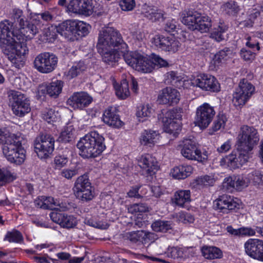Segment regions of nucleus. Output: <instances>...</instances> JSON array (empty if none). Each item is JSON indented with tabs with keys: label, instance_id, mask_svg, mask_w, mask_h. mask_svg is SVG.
Wrapping results in <instances>:
<instances>
[{
	"label": "nucleus",
	"instance_id": "1",
	"mask_svg": "<svg viewBox=\"0 0 263 263\" xmlns=\"http://www.w3.org/2000/svg\"><path fill=\"white\" fill-rule=\"evenodd\" d=\"M238 139L237 149L223 158L228 166L233 168L238 167L248 161L250 152L257 144L259 136L254 127L243 125L240 128Z\"/></svg>",
	"mask_w": 263,
	"mask_h": 263
},
{
	"label": "nucleus",
	"instance_id": "2",
	"mask_svg": "<svg viewBox=\"0 0 263 263\" xmlns=\"http://www.w3.org/2000/svg\"><path fill=\"white\" fill-rule=\"evenodd\" d=\"M97 47L103 61L113 66L120 58L118 50H121L123 52L122 50H125L127 45L117 30L109 27L100 31Z\"/></svg>",
	"mask_w": 263,
	"mask_h": 263
},
{
	"label": "nucleus",
	"instance_id": "3",
	"mask_svg": "<svg viewBox=\"0 0 263 263\" xmlns=\"http://www.w3.org/2000/svg\"><path fill=\"white\" fill-rule=\"evenodd\" d=\"M22 138L14 134L0 133V144L3 153L8 161L17 165L24 162L26 151L22 144Z\"/></svg>",
	"mask_w": 263,
	"mask_h": 263
},
{
	"label": "nucleus",
	"instance_id": "4",
	"mask_svg": "<svg viewBox=\"0 0 263 263\" xmlns=\"http://www.w3.org/2000/svg\"><path fill=\"white\" fill-rule=\"evenodd\" d=\"M104 138L96 132H91L81 138L77 144L83 158H95L105 149Z\"/></svg>",
	"mask_w": 263,
	"mask_h": 263
},
{
	"label": "nucleus",
	"instance_id": "5",
	"mask_svg": "<svg viewBox=\"0 0 263 263\" xmlns=\"http://www.w3.org/2000/svg\"><path fill=\"white\" fill-rule=\"evenodd\" d=\"M0 47L2 52L12 62H15V56L13 54L16 38V33L13 28V24L8 20L0 23Z\"/></svg>",
	"mask_w": 263,
	"mask_h": 263
},
{
	"label": "nucleus",
	"instance_id": "6",
	"mask_svg": "<svg viewBox=\"0 0 263 263\" xmlns=\"http://www.w3.org/2000/svg\"><path fill=\"white\" fill-rule=\"evenodd\" d=\"M125 62L133 69L143 73H149L154 69V63L146 57L138 52L123 54Z\"/></svg>",
	"mask_w": 263,
	"mask_h": 263
},
{
	"label": "nucleus",
	"instance_id": "7",
	"mask_svg": "<svg viewBox=\"0 0 263 263\" xmlns=\"http://www.w3.org/2000/svg\"><path fill=\"white\" fill-rule=\"evenodd\" d=\"M8 97L11 103L12 110L15 115L23 117L30 111L29 100L23 93L15 90H10Z\"/></svg>",
	"mask_w": 263,
	"mask_h": 263
},
{
	"label": "nucleus",
	"instance_id": "8",
	"mask_svg": "<svg viewBox=\"0 0 263 263\" xmlns=\"http://www.w3.org/2000/svg\"><path fill=\"white\" fill-rule=\"evenodd\" d=\"M73 192L76 198L84 202L90 201L94 197L91 184L86 175L80 176L77 179Z\"/></svg>",
	"mask_w": 263,
	"mask_h": 263
},
{
	"label": "nucleus",
	"instance_id": "9",
	"mask_svg": "<svg viewBox=\"0 0 263 263\" xmlns=\"http://www.w3.org/2000/svg\"><path fill=\"white\" fill-rule=\"evenodd\" d=\"M58 58L52 53L45 52L37 55L34 60V66L39 72L48 73L57 67Z\"/></svg>",
	"mask_w": 263,
	"mask_h": 263
},
{
	"label": "nucleus",
	"instance_id": "10",
	"mask_svg": "<svg viewBox=\"0 0 263 263\" xmlns=\"http://www.w3.org/2000/svg\"><path fill=\"white\" fill-rule=\"evenodd\" d=\"M14 19H16L20 26V30H15V37L17 40L27 41L32 39L38 32V29L36 26L22 17V11L18 10L16 11L13 15Z\"/></svg>",
	"mask_w": 263,
	"mask_h": 263
},
{
	"label": "nucleus",
	"instance_id": "11",
	"mask_svg": "<svg viewBox=\"0 0 263 263\" xmlns=\"http://www.w3.org/2000/svg\"><path fill=\"white\" fill-rule=\"evenodd\" d=\"M54 138L49 134H41L34 141V149L38 157L46 159L54 150Z\"/></svg>",
	"mask_w": 263,
	"mask_h": 263
},
{
	"label": "nucleus",
	"instance_id": "12",
	"mask_svg": "<svg viewBox=\"0 0 263 263\" xmlns=\"http://www.w3.org/2000/svg\"><path fill=\"white\" fill-rule=\"evenodd\" d=\"M215 115L214 107L204 103L196 109L195 124L200 128H206L211 123Z\"/></svg>",
	"mask_w": 263,
	"mask_h": 263
},
{
	"label": "nucleus",
	"instance_id": "13",
	"mask_svg": "<svg viewBox=\"0 0 263 263\" xmlns=\"http://www.w3.org/2000/svg\"><path fill=\"white\" fill-rule=\"evenodd\" d=\"M254 87L247 80L243 79L239 84L238 87L233 94V103L236 106L244 105L252 95Z\"/></svg>",
	"mask_w": 263,
	"mask_h": 263
},
{
	"label": "nucleus",
	"instance_id": "14",
	"mask_svg": "<svg viewBox=\"0 0 263 263\" xmlns=\"http://www.w3.org/2000/svg\"><path fill=\"white\" fill-rule=\"evenodd\" d=\"M181 153L183 157L189 160H195L201 162H204L208 159L206 154H202L197 149L196 143L192 139H184L183 141Z\"/></svg>",
	"mask_w": 263,
	"mask_h": 263
},
{
	"label": "nucleus",
	"instance_id": "15",
	"mask_svg": "<svg viewBox=\"0 0 263 263\" xmlns=\"http://www.w3.org/2000/svg\"><path fill=\"white\" fill-rule=\"evenodd\" d=\"M240 200L227 194H223L214 201V206L220 212L228 213L229 212L239 209Z\"/></svg>",
	"mask_w": 263,
	"mask_h": 263
},
{
	"label": "nucleus",
	"instance_id": "16",
	"mask_svg": "<svg viewBox=\"0 0 263 263\" xmlns=\"http://www.w3.org/2000/svg\"><path fill=\"white\" fill-rule=\"evenodd\" d=\"M138 165L142 169V174L146 176L149 182H151L153 176L158 170L156 159L151 155L146 154L140 157Z\"/></svg>",
	"mask_w": 263,
	"mask_h": 263
},
{
	"label": "nucleus",
	"instance_id": "17",
	"mask_svg": "<svg viewBox=\"0 0 263 263\" xmlns=\"http://www.w3.org/2000/svg\"><path fill=\"white\" fill-rule=\"evenodd\" d=\"M194 85L205 91L218 92L220 85L216 79L209 74H200L197 76L193 82Z\"/></svg>",
	"mask_w": 263,
	"mask_h": 263
},
{
	"label": "nucleus",
	"instance_id": "18",
	"mask_svg": "<svg viewBox=\"0 0 263 263\" xmlns=\"http://www.w3.org/2000/svg\"><path fill=\"white\" fill-rule=\"evenodd\" d=\"M245 251L251 258L263 262V240L249 239L244 244Z\"/></svg>",
	"mask_w": 263,
	"mask_h": 263
},
{
	"label": "nucleus",
	"instance_id": "19",
	"mask_svg": "<svg viewBox=\"0 0 263 263\" xmlns=\"http://www.w3.org/2000/svg\"><path fill=\"white\" fill-rule=\"evenodd\" d=\"M180 97V93L177 89L167 87L160 91L157 101L161 104L173 105L179 102Z\"/></svg>",
	"mask_w": 263,
	"mask_h": 263
},
{
	"label": "nucleus",
	"instance_id": "20",
	"mask_svg": "<svg viewBox=\"0 0 263 263\" xmlns=\"http://www.w3.org/2000/svg\"><path fill=\"white\" fill-rule=\"evenodd\" d=\"M92 101V98L84 92H76L67 100V103L73 108L82 109L87 106Z\"/></svg>",
	"mask_w": 263,
	"mask_h": 263
},
{
	"label": "nucleus",
	"instance_id": "21",
	"mask_svg": "<svg viewBox=\"0 0 263 263\" xmlns=\"http://www.w3.org/2000/svg\"><path fill=\"white\" fill-rule=\"evenodd\" d=\"M73 21L67 20L59 24L58 26L51 25L49 30L51 31L56 30L59 34L65 38H69L73 35Z\"/></svg>",
	"mask_w": 263,
	"mask_h": 263
},
{
	"label": "nucleus",
	"instance_id": "22",
	"mask_svg": "<svg viewBox=\"0 0 263 263\" xmlns=\"http://www.w3.org/2000/svg\"><path fill=\"white\" fill-rule=\"evenodd\" d=\"M103 122L110 126L119 127L122 126V122L119 116L111 111V107L105 110L103 116Z\"/></svg>",
	"mask_w": 263,
	"mask_h": 263
},
{
	"label": "nucleus",
	"instance_id": "23",
	"mask_svg": "<svg viewBox=\"0 0 263 263\" xmlns=\"http://www.w3.org/2000/svg\"><path fill=\"white\" fill-rule=\"evenodd\" d=\"M193 171L192 166L181 165L175 167L171 171L173 178L177 179H184L190 176Z\"/></svg>",
	"mask_w": 263,
	"mask_h": 263
},
{
	"label": "nucleus",
	"instance_id": "24",
	"mask_svg": "<svg viewBox=\"0 0 263 263\" xmlns=\"http://www.w3.org/2000/svg\"><path fill=\"white\" fill-rule=\"evenodd\" d=\"M182 22L192 30H195L199 19L200 14L192 11L182 14Z\"/></svg>",
	"mask_w": 263,
	"mask_h": 263
},
{
	"label": "nucleus",
	"instance_id": "25",
	"mask_svg": "<svg viewBox=\"0 0 263 263\" xmlns=\"http://www.w3.org/2000/svg\"><path fill=\"white\" fill-rule=\"evenodd\" d=\"M143 12L145 17L152 22L163 21L164 14L163 12L154 6H147Z\"/></svg>",
	"mask_w": 263,
	"mask_h": 263
},
{
	"label": "nucleus",
	"instance_id": "26",
	"mask_svg": "<svg viewBox=\"0 0 263 263\" xmlns=\"http://www.w3.org/2000/svg\"><path fill=\"white\" fill-rule=\"evenodd\" d=\"M183 109L181 108L173 109L168 111H161L158 115V120H160L162 117H164L165 123L167 121H174V120H181Z\"/></svg>",
	"mask_w": 263,
	"mask_h": 263
},
{
	"label": "nucleus",
	"instance_id": "27",
	"mask_svg": "<svg viewBox=\"0 0 263 263\" xmlns=\"http://www.w3.org/2000/svg\"><path fill=\"white\" fill-rule=\"evenodd\" d=\"M158 139V134L156 131L145 130L142 134L140 142L142 144L149 147L154 145Z\"/></svg>",
	"mask_w": 263,
	"mask_h": 263
},
{
	"label": "nucleus",
	"instance_id": "28",
	"mask_svg": "<svg viewBox=\"0 0 263 263\" xmlns=\"http://www.w3.org/2000/svg\"><path fill=\"white\" fill-rule=\"evenodd\" d=\"M159 121L163 124L164 131L170 134H173L174 137H176L181 130L179 123L175 121H167L165 123L164 117H162L161 120Z\"/></svg>",
	"mask_w": 263,
	"mask_h": 263
},
{
	"label": "nucleus",
	"instance_id": "29",
	"mask_svg": "<svg viewBox=\"0 0 263 263\" xmlns=\"http://www.w3.org/2000/svg\"><path fill=\"white\" fill-rule=\"evenodd\" d=\"M201 251L203 256L208 259L220 258L222 256L221 250L216 247L204 246L202 248Z\"/></svg>",
	"mask_w": 263,
	"mask_h": 263
},
{
	"label": "nucleus",
	"instance_id": "30",
	"mask_svg": "<svg viewBox=\"0 0 263 263\" xmlns=\"http://www.w3.org/2000/svg\"><path fill=\"white\" fill-rule=\"evenodd\" d=\"M117 96L121 99H125L130 95L128 83L126 79L123 80L120 85L114 84Z\"/></svg>",
	"mask_w": 263,
	"mask_h": 263
},
{
	"label": "nucleus",
	"instance_id": "31",
	"mask_svg": "<svg viewBox=\"0 0 263 263\" xmlns=\"http://www.w3.org/2000/svg\"><path fill=\"white\" fill-rule=\"evenodd\" d=\"M63 86V82L62 81H53L46 86V93L50 97L56 98L61 93Z\"/></svg>",
	"mask_w": 263,
	"mask_h": 263
},
{
	"label": "nucleus",
	"instance_id": "32",
	"mask_svg": "<svg viewBox=\"0 0 263 263\" xmlns=\"http://www.w3.org/2000/svg\"><path fill=\"white\" fill-rule=\"evenodd\" d=\"M221 9L225 14L231 16L236 15L240 10L237 2L234 0H229L223 4Z\"/></svg>",
	"mask_w": 263,
	"mask_h": 263
},
{
	"label": "nucleus",
	"instance_id": "33",
	"mask_svg": "<svg viewBox=\"0 0 263 263\" xmlns=\"http://www.w3.org/2000/svg\"><path fill=\"white\" fill-rule=\"evenodd\" d=\"M232 50L228 47H225L223 49L219 51L214 56L213 61L214 64L219 65L221 64L224 63L227 61L232 55Z\"/></svg>",
	"mask_w": 263,
	"mask_h": 263
},
{
	"label": "nucleus",
	"instance_id": "34",
	"mask_svg": "<svg viewBox=\"0 0 263 263\" xmlns=\"http://www.w3.org/2000/svg\"><path fill=\"white\" fill-rule=\"evenodd\" d=\"M175 200L176 204L183 206L185 203L191 201V192L190 190H180L175 194Z\"/></svg>",
	"mask_w": 263,
	"mask_h": 263
},
{
	"label": "nucleus",
	"instance_id": "35",
	"mask_svg": "<svg viewBox=\"0 0 263 263\" xmlns=\"http://www.w3.org/2000/svg\"><path fill=\"white\" fill-rule=\"evenodd\" d=\"M73 35L74 37H82L85 36L88 33L86 24L82 21H73Z\"/></svg>",
	"mask_w": 263,
	"mask_h": 263
},
{
	"label": "nucleus",
	"instance_id": "36",
	"mask_svg": "<svg viewBox=\"0 0 263 263\" xmlns=\"http://www.w3.org/2000/svg\"><path fill=\"white\" fill-rule=\"evenodd\" d=\"M212 27L211 19L208 16H201L200 14L196 30L201 32H207Z\"/></svg>",
	"mask_w": 263,
	"mask_h": 263
},
{
	"label": "nucleus",
	"instance_id": "37",
	"mask_svg": "<svg viewBox=\"0 0 263 263\" xmlns=\"http://www.w3.org/2000/svg\"><path fill=\"white\" fill-rule=\"evenodd\" d=\"M86 68L87 66L84 61H80L78 62L75 63L69 69L68 76L70 78H75L83 73Z\"/></svg>",
	"mask_w": 263,
	"mask_h": 263
},
{
	"label": "nucleus",
	"instance_id": "38",
	"mask_svg": "<svg viewBox=\"0 0 263 263\" xmlns=\"http://www.w3.org/2000/svg\"><path fill=\"white\" fill-rule=\"evenodd\" d=\"M170 41V36L163 35H156L153 39V43L156 47L166 51L169 48Z\"/></svg>",
	"mask_w": 263,
	"mask_h": 263
},
{
	"label": "nucleus",
	"instance_id": "39",
	"mask_svg": "<svg viewBox=\"0 0 263 263\" xmlns=\"http://www.w3.org/2000/svg\"><path fill=\"white\" fill-rule=\"evenodd\" d=\"M152 229L155 232L165 233L172 229L170 221L157 220L154 222L151 226Z\"/></svg>",
	"mask_w": 263,
	"mask_h": 263
},
{
	"label": "nucleus",
	"instance_id": "40",
	"mask_svg": "<svg viewBox=\"0 0 263 263\" xmlns=\"http://www.w3.org/2000/svg\"><path fill=\"white\" fill-rule=\"evenodd\" d=\"M26 41L16 40V43L15 44L14 50L13 51V54L15 57L24 55L28 53V49L27 47Z\"/></svg>",
	"mask_w": 263,
	"mask_h": 263
},
{
	"label": "nucleus",
	"instance_id": "41",
	"mask_svg": "<svg viewBox=\"0 0 263 263\" xmlns=\"http://www.w3.org/2000/svg\"><path fill=\"white\" fill-rule=\"evenodd\" d=\"M227 29L228 27L226 26H218L217 28H214L213 31L211 33L210 37L219 42L224 39V33Z\"/></svg>",
	"mask_w": 263,
	"mask_h": 263
},
{
	"label": "nucleus",
	"instance_id": "42",
	"mask_svg": "<svg viewBox=\"0 0 263 263\" xmlns=\"http://www.w3.org/2000/svg\"><path fill=\"white\" fill-rule=\"evenodd\" d=\"M94 6L92 0H82L80 14L90 15L93 12Z\"/></svg>",
	"mask_w": 263,
	"mask_h": 263
},
{
	"label": "nucleus",
	"instance_id": "43",
	"mask_svg": "<svg viewBox=\"0 0 263 263\" xmlns=\"http://www.w3.org/2000/svg\"><path fill=\"white\" fill-rule=\"evenodd\" d=\"M42 117L48 123H51L59 119V115L58 112H55L54 110L47 109L43 111Z\"/></svg>",
	"mask_w": 263,
	"mask_h": 263
},
{
	"label": "nucleus",
	"instance_id": "44",
	"mask_svg": "<svg viewBox=\"0 0 263 263\" xmlns=\"http://www.w3.org/2000/svg\"><path fill=\"white\" fill-rule=\"evenodd\" d=\"M124 237L130 241L136 242L138 241L143 239L144 231H136L126 233Z\"/></svg>",
	"mask_w": 263,
	"mask_h": 263
},
{
	"label": "nucleus",
	"instance_id": "45",
	"mask_svg": "<svg viewBox=\"0 0 263 263\" xmlns=\"http://www.w3.org/2000/svg\"><path fill=\"white\" fill-rule=\"evenodd\" d=\"M148 210L147 205L144 203L133 204L128 208V212L133 214L137 213H144L148 211Z\"/></svg>",
	"mask_w": 263,
	"mask_h": 263
},
{
	"label": "nucleus",
	"instance_id": "46",
	"mask_svg": "<svg viewBox=\"0 0 263 263\" xmlns=\"http://www.w3.org/2000/svg\"><path fill=\"white\" fill-rule=\"evenodd\" d=\"M5 240H7L11 242H20L23 240L22 234L17 230H13L12 232H8L5 237Z\"/></svg>",
	"mask_w": 263,
	"mask_h": 263
},
{
	"label": "nucleus",
	"instance_id": "47",
	"mask_svg": "<svg viewBox=\"0 0 263 263\" xmlns=\"http://www.w3.org/2000/svg\"><path fill=\"white\" fill-rule=\"evenodd\" d=\"M153 110L148 104L143 105L138 107L137 116L139 118L149 117Z\"/></svg>",
	"mask_w": 263,
	"mask_h": 263
},
{
	"label": "nucleus",
	"instance_id": "48",
	"mask_svg": "<svg viewBox=\"0 0 263 263\" xmlns=\"http://www.w3.org/2000/svg\"><path fill=\"white\" fill-rule=\"evenodd\" d=\"M249 180L246 177L235 176V189L237 191H241L245 187L248 186Z\"/></svg>",
	"mask_w": 263,
	"mask_h": 263
},
{
	"label": "nucleus",
	"instance_id": "49",
	"mask_svg": "<svg viewBox=\"0 0 263 263\" xmlns=\"http://www.w3.org/2000/svg\"><path fill=\"white\" fill-rule=\"evenodd\" d=\"M251 179L254 185H263V172L260 170H255L251 173Z\"/></svg>",
	"mask_w": 263,
	"mask_h": 263
},
{
	"label": "nucleus",
	"instance_id": "50",
	"mask_svg": "<svg viewBox=\"0 0 263 263\" xmlns=\"http://www.w3.org/2000/svg\"><path fill=\"white\" fill-rule=\"evenodd\" d=\"M60 225L66 228H71L76 226V220L73 217L63 215Z\"/></svg>",
	"mask_w": 263,
	"mask_h": 263
},
{
	"label": "nucleus",
	"instance_id": "51",
	"mask_svg": "<svg viewBox=\"0 0 263 263\" xmlns=\"http://www.w3.org/2000/svg\"><path fill=\"white\" fill-rule=\"evenodd\" d=\"M57 204L54 209L60 211H69L73 208V204L68 201H63L57 199Z\"/></svg>",
	"mask_w": 263,
	"mask_h": 263
},
{
	"label": "nucleus",
	"instance_id": "52",
	"mask_svg": "<svg viewBox=\"0 0 263 263\" xmlns=\"http://www.w3.org/2000/svg\"><path fill=\"white\" fill-rule=\"evenodd\" d=\"M81 3L82 0H71L67 6L69 11L80 14L81 11Z\"/></svg>",
	"mask_w": 263,
	"mask_h": 263
},
{
	"label": "nucleus",
	"instance_id": "53",
	"mask_svg": "<svg viewBox=\"0 0 263 263\" xmlns=\"http://www.w3.org/2000/svg\"><path fill=\"white\" fill-rule=\"evenodd\" d=\"M214 179L209 176H204L197 178L195 180V183L198 185H210L214 182Z\"/></svg>",
	"mask_w": 263,
	"mask_h": 263
},
{
	"label": "nucleus",
	"instance_id": "54",
	"mask_svg": "<svg viewBox=\"0 0 263 263\" xmlns=\"http://www.w3.org/2000/svg\"><path fill=\"white\" fill-rule=\"evenodd\" d=\"M178 218L180 222L184 224L192 223L195 220L194 217L192 214L184 212L179 213Z\"/></svg>",
	"mask_w": 263,
	"mask_h": 263
},
{
	"label": "nucleus",
	"instance_id": "55",
	"mask_svg": "<svg viewBox=\"0 0 263 263\" xmlns=\"http://www.w3.org/2000/svg\"><path fill=\"white\" fill-rule=\"evenodd\" d=\"M241 58L247 62H252L256 57V53L250 50L242 48L240 51Z\"/></svg>",
	"mask_w": 263,
	"mask_h": 263
},
{
	"label": "nucleus",
	"instance_id": "56",
	"mask_svg": "<svg viewBox=\"0 0 263 263\" xmlns=\"http://www.w3.org/2000/svg\"><path fill=\"white\" fill-rule=\"evenodd\" d=\"M68 162V158L64 155L57 156L54 160L55 168L60 169L64 167Z\"/></svg>",
	"mask_w": 263,
	"mask_h": 263
},
{
	"label": "nucleus",
	"instance_id": "57",
	"mask_svg": "<svg viewBox=\"0 0 263 263\" xmlns=\"http://www.w3.org/2000/svg\"><path fill=\"white\" fill-rule=\"evenodd\" d=\"M235 176H230L226 178L222 183L223 189H225L227 191L230 190L232 189H235Z\"/></svg>",
	"mask_w": 263,
	"mask_h": 263
},
{
	"label": "nucleus",
	"instance_id": "58",
	"mask_svg": "<svg viewBox=\"0 0 263 263\" xmlns=\"http://www.w3.org/2000/svg\"><path fill=\"white\" fill-rule=\"evenodd\" d=\"M181 46L179 41L175 39L174 36H170L169 43V48L167 51L176 52L177 51Z\"/></svg>",
	"mask_w": 263,
	"mask_h": 263
},
{
	"label": "nucleus",
	"instance_id": "59",
	"mask_svg": "<svg viewBox=\"0 0 263 263\" xmlns=\"http://www.w3.org/2000/svg\"><path fill=\"white\" fill-rule=\"evenodd\" d=\"M120 6L122 10L130 11L135 7V2L134 0H121Z\"/></svg>",
	"mask_w": 263,
	"mask_h": 263
},
{
	"label": "nucleus",
	"instance_id": "60",
	"mask_svg": "<svg viewBox=\"0 0 263 263\" xmlns=\"http://www.w3.org/2000/svg\"><path fill=\"white\" fill-rule=\"evenodd\" d=\"M44 199V205L45 209H55L57 204V199H54L52 197H45L43 196Z\"/></svg>",
	"mask_w": 263,
	"mask_h": 263
},
{
	"label": "nucleus",
	"instance_id": "61",
	"mask_svg": "<svg viewBox=\"0 0 263 263\" xmlns=\"http://www.w3.org/2000/svg\"><path fill=\"white\" fill-rule=\"evenodd\" d=\"M78 174L76 169H64L61 172V175L67 179H71Z\"/></svg>",
	"mask_w": 263,
	"mask_h": 263
},
{
	"label": "nucleus",
	"instance_id": "62",
	"mask_svg": "<svg viewBox=\"0 0 263 263\" xmlns=\"http://www.w3.org/2000/svg\"><path fill=\"white\" fill-rule=\"evenodd\" d=\"M225 119L226 117L223 115L221 117L218 116L217 119L214 121V124L212 126V129L214 132H217L220 129L222 126L224 125Z\"/></svg>",
	"mask_w": 263,
	"mask_h": 263
},
{
	"label": "nucleus",
	"instance_id": "63",
	"mask_svg": "<svg viewBox=\"0 0 263 263\" xmlns=\"http://www.w3.org/2000/svg\"><path fill=\"white\" fill-rule=\"evenodd\" d=\"M147 222L148 221L146 220H145L143 216H141V215H138L134 221V228H144L147 224Z\"/></svg>",
	"mask_w": 263,
	"mask_h": 263
},
{
	"label": "nucleus",
	"instance_id": "64",
	"mask_svg": "<svg viewBox=\"0 0 263 263\" xmlns=\"http://www.w3.org/2000/svg\"><path fill=\"white\" fill-rule=\"evenodd\" d=\"M72 137V134L68 129L63 131L59 138V140L64 143L70 141Z\"/></svg>",
	"mask_w": 263,
	"mask_h": 263
}]
</instances>
